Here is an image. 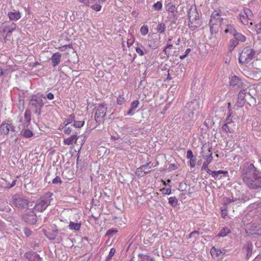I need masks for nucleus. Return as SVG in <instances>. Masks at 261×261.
Masks as SVG:
<instances>
[{
	"mask_svg": "<svg viewBox=\"0 0 261 261\" xmlns=\"http://www.w3.org/2000/svg\"><path fill=\"white\" fill-rule=\"evenodd\" d=\"M199 234H200V233L198 231L195 230L190 233L189 237L190 238H191L194 237V235L197 234V236H198V235H199Z\"/></svg>",
	"mask_w": 261,
	"mask_h": 261,
	"instance_id": "338daca9",
	"label": "nucleus"
},
{
	"mask_svg": "<svg viewBox=\"0 0 261 261\" xmlns=\"http://www.w3.org/2000/svg\"><path fill=\"white\" fill-rule=\"evenodd\" d=\"M241 176L244 182L250 189H261V172L253 164L246 162L241 168Z\"/></svg>",
	"mask_w": 261,
	"mask_h": 261,
	"instance_id": "f257e3e1",
	"label": "nucleus"
},
{
	"mask_svg": "<svg viewBox=\"0 0 261 261\" xmlns=\"http://www.w3.org/2000/svg\"><path fill=\"white\" fill-rule=\"evenodd\" d=\"M73 121H74V114H71L69 116L68 118L65 119L64 121L60 124L59 129H63L64 127H67L68 124L73 122Z\"/></svg>",
	"mask_w": 261,
	"mask_h": 261,
	"instance_id": "6ab92c4d",
	"label": "nucleus"
},
{
	"mask_svg": "<svg viewBox=\"0 0 261 261\" xmlns=\"http://www.w3.org/2000/svg\"><path fill=\"white\" fill-rule=\"evenodd\" d=\"M252 72L253 78L260 79L261 78V66L258 68V71L254 70Z\"/></svg>",
	"mask_w": 261,
	"mask_h": 261,
	"instance_id": "58836bf2",
	"label": "nucleus"
},
{
	"mask_svg": "<svg viewBox=\"0 0 261 261\" xmlns=\"http://www.w3.org/2000/svg\"><path fill=\"white\" fill-rule=\"evenodd\" d=\"M242 80L236 75H233L231 78L229 82V86L232 88H240L243 86Z\"/></svg>",
	"mask_w": 261,
	"mask_h": 261,
	"instance_id": "f8f14e48",
	"label": "nucleus"
},
{
	"mask_svg": "<svg viewBox=\"0 0 261 261\" xmlns=\"http://www.w3.org/2000/svg\"><path fill=\"white\" fill-rule=\"evenodd\" d=\"M212 148H209L207 149L208 152L210 153L208 155H203V147H202V157L205 160V161L203 163V164L202 165V167L201 168V169L206 168V167H208V165L212 162L213 157L212 156V152L211 151Z\"/></svg>",
	"mask_w": 261,
	"mask_h": 261,
	"instance_id": "2eb2a0df",
	"label": "nucleus"
},
{
	"mask_svg": "<svg viewBox=\"0 0 261 261\" xmlns=\"http://www.w3.org/2000/svg\"><path fill=\"white\" fill-rule=\"evenodd\" d=\"M138 257L140 259L139 261H148L150 259V256L147 254H139Z\"/></svg>",
	"mask_w": 261,
	"mask_h": 261,
	"instance_id": "79ce46f5",
	"label": "nucleus"
},
{
	"mask_svg": "<svg viewBox=\"0 0 261 261\" xmlns=\"http://www.w3.org/2000/svg\"><path fill=\"white\" fill-rule=\"evenodd\" d=\"M219 16V13L217 11L213 12L211 15V19L210 20L209 24L210 25V30L212 32L213 25L216 23V21L219 19V18H216Z\"/></svg>",
	"mask_w": 261,
	"mask_h": 261,
	"instance_id": "aec40b11",
	"label": "nucleus"
},
{
	"mask_svg": "<svg viewBox=\"0 0 261 261\" xmlns=\"http://www.w3.org/2000/svg\"><path fill=\"white\" fill-rule=\"evenodd\" d=\"M166 29V25L164 23H159L156 28V31L160 33H164Z\"/></svg>",
	"mask_w": 261,
	"mask_h": 261,
	"instance_id": "e433bc0d",
	"label": "nucleus"
},
{
	"mask_svg": "<svg viewBox=\"0 0 261 261\" xmlns=\"http://www.w3.org/2000/svg\"><path fill=\"white\" fill-rule=\"evenodd\" d=\"M255 28H256V29L257 30V33H261V16H260V22L258 23L255 24Z\"/></svg>",
	"mask_w": 261,
	"mask_h": 261,
	"instance_id": "e2e57ef3",
	"label": "nucleus"
},
{
	"mask_svg": "<svg viewBox=\"0 0 261 261\" xmlns=\"http://www.w3.org/2000/svg\"><path fill=\"white\" fill-rule=\"evenodd\" d=\"M252 66H253L254 70L258 71V68L261 66V61L256 60L252 62Z\"/></svg>",
	"mask_w": 261,
	"mask_h": 261,
	"instance_id": "ea45409f",
	"label": "nucleus"
},
{
	"mask_svg": "<svg viewBox=\"0 0 261 261\" xmlns=\"http://www.w3.org/2000/svg\"><path fill=\"white\" fill-rule=\"evenodd\" d=\"M34 135V133L32 130L29 129H24L23 132L22 134V136L26 138H29L32 137Z\"/></svg>",
	"mask_w": 261,
	"mask_h": 261,
	"instance_id": "f704fd0d",
	"label": "nucleus"
},
{
	"mask_svg": "<svg viewBox=\"0 0 261 261\" xmlns=\"http://www.w3.org/2000/svg\"><path fill=\"white\" fill-rule=\"evenodd\" d=\"M16 24L11 21H6L3 22L0 27V32L3 33H7L6 38L11 35L16 28Z\"/></svg>",
	"mask_w": 261,
	"mask_h": 261,
	"instance_id": "6e6552de",
	"label": "nucleus"
},
{
	"mask_svg": "<svg viewBox=\"0 0 261 261\" xmlns=\"http://www.w3.org/2000/svg\"><path fill=\"white\" fill-rule=\"evenodd\" d=\"M179 165L178 164H171L169 166L168 169L170 170H174L179 167Z\"/></svg>",
	"mask_w": 261,
	"mask_h": 261,
	"instance_id": "6e6d98bb",
	"label": "nucleus"
},
{
	"mask_svg": "<svg viewBox=\"0 0 261 261\" xmlns=\"http://www.w3.org/2000/svg\"><path fill=\"white\" fill-rule=\"evenodd\" d=\"M136 51L140 56H143L145 53H147L146 50L145 49V51H144L143 49L139 47H137L136 48Z\"/></svg>",
	"mask_w": 261,
	"mask_h": 261,
	"instance_id": "3c124183",
	"label": "nucleus"
},
{
	"mask_svg": "<svg viewBox=\"0 0 261 261\" xmlns=\"http://www.w3.org/2000/svg\"><path fill=\"white\" fill-rule=\"evenodd\" d=\"M11 210V209L7 201L0 200V211L9 212Z\"/></svg>",
	"mask_w": 261,
	"mask_h": 261,
	"instance_id": "5701e85b",
	"label": "nucleus"
},
{
	"mask_svg": "<svg viewBox=\"0 0 261 261\" xmlns=\"http://www.w3.org/2000/svg\"><path fill=\"white\" fill-rule=\"evenodd\" d=\"M199 109V102L196 100H193L188 102L184 109L185 113L190 118H193L195 112H197Z\"/></svg>",
	"mask_w": 261,
	"mask_h": 261,
	"instance_id": "0eeeda50",
	"label": "nucleus"
},
{
	"mask_svg": "<svg viewBox=\"0 0 261 261\" xmlns=\"http://www.w3.org/2000/svg\"><path fill=\"white\" fill-rule=\"evenodd\" d=\"M115 252H116V250L115 248H112L111 249L109 254L108 256H107V260L108 261H110V260L111 259L112 257L113 256V255L115 253Z\"/></svg>",
	"mask_w": 261,
	"mask_h": 261,
	"instance_id": "09e8293b",
	"label": "nucleus"
},
{
	"mask_svg": "<svg viewBox=\"0 0 261 261\" xmlns=\"http://www.w3.org/2000/svg\"><path fill=\"white\" fill-rule=\"evenodd\" d=\"M118 232V230L116 228H112L107 230L105 237L108 238H112L114 234Z\"/></svg>",
	"mask_w": 261,
	"mask_h": 261,
	"instance_id": "72a5a7b5",
	"label": "nucleus"
},
{
	"mask_svg": "<svg viewBox=\"0 0 261 261\" xmlns=\"http://www.w3.org/2000/svg\"><path fill=\"white\" fill-rule=\"evenodd\" d=\"M32 108H34V113L37 115L41 114V109L44 105L43 96L38 95H33L31 96L29 102Z\"/></svg>",
	"mask_w": 261,
	"mask_h": 261,
	"instance_id": "20e7f679",
	"label": "nucleus"
},
{
	"mask_svg": "<svg viewBox=\"0 0 261 261\" xmlns=\"http://www.w3.org/2000/svg\"><path fill=\"white\" fill-rule=\"evenodd\" d=\"M153 9L156 11L161 10L162 8V3L161 2H158L153 5Z\"/></svg>",
	"mask_w": 261,
	"mask_h": 261,
	"instance_id": "37998d69",
	"label": "nucleus"
},
{
	"mask_svg": "<svg viewBox=\"0 0 261 261\" xmlns=\"http://www.w3.org/2000/svg\"><path fill=\"white\" fill-rule=\"evenodd\" d=\"M166 9L168 11L170 12L171 13V15L173 17L171 22L173 23H175L176 19H177V16L176 15L177 13V11L175 6L172 4L171 3H169L166 5Z\"/></svg>",
	"mask_w": 261,
	"mask_h": 261,
	"instance_id": "ddd939ff",
	"label": "nucleus"
},
{
	"mask_svg": "<svg viewBox=\"0 0 261 261\" xmlns=\"http://www.w3.org/2000/svg\"><path fill=\"white\" fill-rule=\"evenodd\" d=\"M81 223H74L73 222H70L68 225V227L70 230H74L75 231L80 230L81 229Z\"/></svg>",
	"mask_w": 261,
	"mask_h": 261,
	"instance_id": "bb28decb",
	"label": "nucleus"
},
{
	"mask_svg": "<svg viewBox=\"0 0 261 261\" xmlns=\"http://www.w3.org/2000/svg\"><path fill=\"white\" fill-rule=\"evenodd\" d=\"M226 27V28L224 30V32L226 34L229 33L233 36L237 32L233 24H227Z\"/></svg>",
	"mask_w": 261,
	"mask_h": 261,
	"instance_id": "b1692460",
	"label": "nucleus"
},
{
	"mask_svg": "<svg viewBox=\"0 0 261 261\" xmlns=\"http://www.w3.org/2000/svg\"><path fill=\"white\" fill-rule=\"evenodd\" d=\"M72 48V44H69L68 45H65L62 46L61 47H60V49L61 51H64L66 49H67V48Z\"/></svg>",
	"mask_w": 261,
	"mask_h": 261,
	"instance_id": "13d9d810",
	"label": "nucleus"
},
{
	"mask_svg": "<svg viewBox=\"0 0 261 261\" xmlns=\"http://www.w3.org/2000/svg\"><path fill=\"white\" fill-rule=\"evenodd\" d=\"M73 126L76 128H81L85 124L84 121H77L74 119Z\"/></svg>",
	"mask_w": 261,
	"mask_h": 261,
	"instance_id": "a19ab883",
	"label": "nucleus"
},
{
	"mask_svg": "<svg viewBox=\"0 0 261 261\" xmlns=\"http://www.w3.org/2000/svg\"><path fill=\"white\" fill-rule=\"evenodd\" d=\"M239 42L238 41V40L235 39V37H233V38L231 39L230 41L229 45V50L231 51L232 50L235 48V47L238 45Z\"/></svg>",
	"mask_w": 261,
	"mask_h": 261,
	"instance_id": "473e14b6",
	"label": "nucleus"
},
{
	"mask_svg": "<svg viewBox=\"0 0 261 261\" xmlns=\"http://www.w3.org/2000/svg\"><path fill=\"white\" fill-rule=\"evenodd\" d=\"M46 98L52 100L54 98V95L52 93H48L46 96L43 97V98L45 99Z\"/></svg>",
	"mask_w": 261,
	"mask_h": 261,
	"instance_id": "0e129e2a",
	"label": "nucleus"
},
{
	"mask_svg": "<svg viewBox=\"0 0 261 261\" xmlns=\"http://www.w3.org/2000/svg\"><path fill=\"white\" fill-rule=\"evenodd\" d=\"M140 103V102L139 101L136 100H134L130 104V107L131 108H132L133 109H135L136 108H137L138 106H139V105Z\"/></svg>",
	"mask_w": 261,
	"mask_h": 261,
	"instance_id": "864d4df0",
	"label": "nucleus"
},
{
	"mask_svg": "<svg viewBox=\"0 0 261 261\" xmlns=\"http://www.w3.org/2000/svg\"><path fill=\"white\" fill-rule=\"evenodd\" d=\"M63 129L64 133L67 135L70 134L72 132V127L70 126L64 127Z\"/></svg>",
	"mask_w": 261,
	"mask_h": 261,
	"instance_id": "5fc2aeb1",
	"label": "nucleus"
},
{
	"mask_svg": "<svg viewBox=\"0 0 261 261\" xmlns=\"http://www.w3.org/2000/svg\"><path fill=\"white\" fill-rule=\"evenodd\" d=\"M193 154L192 151L190 149L188 150L187 152V158L191 159H193Z\"/></svg>",
	"mask_w": 261,
	"mask_h": 261,
	"instance_id": "680f3d73",
	"label": "nucleus"
},
{
	"mask_svg": "<svg viewBox=\"0 0 261 261\" xmlns=\"http://www.w3.org/2000/svg\"><path fill=\"white\" fill-rule=\"evenodd\" d=\"M254 230L255 231V233L261 236V223L255 226Z\"/></svg>",
	"mask_w": 261,
	"mask_h": 261,
	"instance_id": "c03bdc74",
	"label": "nucleus"
},
{
	"mask_svg": "<svg viewBox=\"0 0 261 261\" xmlns=\"http://www.w3.org/2000/svg\"><path fill=\"white\" fill-rule=\"evenodd\" d=\"M24 256L29 261H41L42 259L41 257H40V255L37 253V252L33 251L25 252Z\"/></svg>",
	"mask_w": 261,
	"mask_h": 261,
	"instance_id": "dca6fc26",
	"label": "nucleus"
},
{
	"mask_svg": "<svg viewBox=\"0 0 261 261\" xmlns=\"http://www.w3.org/2000/svg\"><path fill=\"white\" fill-rule=\"evenodd\" d=\"M233 37H235V39L238 40L239 42H245L246 41V37L242 35V34L236 32L235 34L233 35Z\"/></svg>",
	"mask_w": 261,
	"mask_h": 261,
	"instance_id": "7c9ffc66",
	"label": "nucleus"
},
{
	"mask_svg": "<svg viewBox=\"0 0 261 261\" xmlns=\"http://www.w3.org/2000/svg\"><path fill=\"white\" fill-rule=\"evenodd\" d=\"M124 101V98L121 96H119L118 98H117V103L118 105H121L123 103Z\"/></svg>",
	"mask_w": 261,
	"mask_h": 261,
	"instance_id": "052dcab7",
	"label": "nucleus"
},
{
	"mask_svg": "<svg viewBox=\"0 0 261 261\" xmlns=\"http://www.w3.org/2000/svg\"><path fill=\"white\" fill-rule=\"evenodd\" d=\"M52 182L54 184H61L62 181L60 176H57L55 178L53 179Z\"/></svg>",
	"mask_w": 261,
	"mask_h": 261,
	"instance_id": "4d7b16f0",
	"label": "nucleus"
},
{
	"mask_svg": "<svg viewBox=\"0 0 261 261\" xmlns=\"http://www.w3.org/2000/svg\"><path fill=\"white\" fill-rule=\"evenodd\" d=\"M230 232V229L227 227H225L219 231L217 234V236L219 237H224Z\"/></svg>",
	"mask_w": 261,
	"mask_h": 261,
	"instance_id": "c756f323",
	"label": "nucleus"
},
{
	"mask_svg": "<svg viewBox=\"0 0 261 261\" xmlns=\"http://www.w3.org/2000/svg\"><path fill=\"white\" fill-rule=\"evenodd\" d=\"M12 205L19 210L27 208L29 205V200L22 195L16 194L12 198Z\"/></svg>",
	"mask_w": 261,
	"mask_h": 261,
	"instance_id": "423d86ee",
	"label": "nucleus"
},
{
	"mask_svg": "<svg viewBox=\"0 0 261 261\" xmlns=\"http://www.w3.org/2000/svg\"><path fill=\"white\" fill-rule=\"evenodd\" d=\"M151 167H147V165H143L140 167L137 168L136 174L139 177L144 176L145 174H148L150 172V170H148Z\"/></svg>",
	"mask_w": 261,
	"mask_h": 261,
	"instance_id": "4468645a",
	"label": "nucleus"
},
{
	"mask_svg": "<svg viewBox=\"0 0 261 261\" xmlns=\"http://www.w3.org/2000/svg\"><path fill=\"white\" fill-rule=\"evenodd\" d=\"M61 54L59 53H56L53 54L50 58V60L52 61L53 67H56L60 63L61 60Z\"/></svg>",
	"mask_w": 261,
	"mask_h": 261,
	"instance_id": "a211bd4d",
	"label": "nucleus"
},
{
	"mask_svg": "<svg viewBox=\"0 0 261 261\" xmlns=\"http://www.w3.org/2000/svg\"><path fill=\"white\" fill-rule=\"evenodd\" d=\"M233 201H234V200H233V199H230L229 198H224L223 199V203L225 205H228Z\"/></svg>",
	"mask_w": 261,
	"mask_h": 261,
	"instance_id": "603ef678",
	"label": "nucleus"
},
{
	"mask_svg": "<svg viewBox=\"0 0 261 261\" xmlns=\"http://www.w3.org/2000/svg\"><path fill=\"white\" fill-rule=\"evenodd\" d=\"M33 210L22 216L23 220L30 224H35L37 221V216Z\"/></svg>",
	"mask_w": 261,
	"mask_h": 261,
	"instance_id": "9d476101",
	"label": "nucleus"
},
{
	"mask_svg": "<svg viewBox=\"0 0 261 261\" xmlns=\"http://www.w3.org/2000/svg\"><path fill=\"white\" fill-rule=\"evenodd\" d=\"M10 125L9 123L3 122L0 126V133L2 135H7L9 132Z\"/></svg>",
	"mask_w": 261,
	"mask_h": 261,
	"instance_id": "4be33fe9",
	"label": "nucleus"
},
{
	"mask_svg": "<svg viewBox=\"0 0 261 261\" xmlns=\"http://www.w3.org/2000/svg\"><path fill=\"white\" fill-rule=\"evenodd\" d=\"M196 164V159H191L190 160V165L191 168H194Z\"/></svg>",
	"mask_w": 261,
	"mask_h": 261,
	"instance_id": "69168bd1",
	"label": "nucleus"
},
{
	"mask_svg": "<svg viewBox=\"0 0 261 261\" xmlns=\"http://www.w3.org/2000/svg\"><path fill=\"white\" fill-rule=\"evenodd\" d=\"M169 203L172 207H176L178 204V199L175 197H171L169 198Z\"/></svg>",
	"mask_w": 261,
	"mask_h": 261,
	"instance_id": "c9c22d12",
	"label": "nucleus"
},
{
	"mask_svg": "<svg viewBox=\"0 0 261 261\" xmlns=\"http://www.w3.org/2000/svg\"><path fill=\"white\" fill-rule=\"evenodd\" d=\"M24 123L27 124V127L30 124L31 120V112L30 110L27 109L25 111L24 114Z\"/></svg>",
	"mask_w": 261,
	"mask_h": 261,
	"instance_id": "a878e982",
	"label": "nucleus"
},
{
	"mask_svg": "<svg viewBox=\"0 0 261 261\" xmlns=\"http://www.w3.org/2000/svg\"><path fill=\"white\" fill-rule=\"evenodd\" d=\"M252 248L253 245L251 242H247V243L244 246V248L246 250L247 252L246 257L248 258L249 257V256H251L252 254Z\"/></svg>",
	"mask_w": 261,
	"mask_h": 261,
	"instance_id": "393cba45",
	"label": "nucleus"
},
{
	"mask_svg": "<svg viewBox=\"0 0 261 261\" xmlns=\"http://www.w3.org/2000/svg\"><path fill=\"white\" fill-rule=\"evenodd\" d=\"M161 191L162 192V193L164 194H166V195H170L171 193V186H169V187L168 188H163V189H162L161 190Z\"/></svg>",
	"mask_w": 261,
	"mask_h": 261,
	"instance_id": "49530a36",
	"label": "nucleus"
},
{
	"mask_svg": "<svg viewBox=\"0 0 261 261\" xmlns=\"http://www.w3.org/2000/svg\"><path fill=\"white\" fill-rule=\"evenodd\" d=\"M18 178H19V176H16L15 179L13 180L12 183H11V185H8V189H10V188L13 187L16 184L17 179Z\"/></svg>",
	"mask_w": 261,
	"mask_h": 261,
	"instance_id": "bf43d9fd",
	"label": "nucleus"
},
{
	"mask_svg": "<svg viewBox=\"0 0 261 261\" xmlns=\"http://www.w3.org/2000/svg\"><path fill=\"white\" fill-rule=\"evenodd\" d=\"M250 199V196L246 194H243L240 197V200H241V201H242L243 202L248 201Z\"/></svg>",
	"mask_w": 261,
	"mask_h": 261,
	"instance_id": "8fccbe9b",
	"label": "nucleus"
},
{
	"mask_svg": "<svg viewBox=\"0 0 261 261\" xmlns=\"http://www.w3.org/2000/svg\"><path fill=\"white\" fill-rule=\"evenodd\" d=\"M8 16L11 20L16 21L21 17V14L19 11L9 12Z\"/></svg>",
	"mask_w": 261,
	"mask_h": 261,
	"instance_id": "412c9836",
	"label": "nucleus"
},
{
	"mask_svg": "<svg viewBox=\"0 0 261 261\" xmlns=\"http://www.w3.org/2000/svg\"><path fill=\"white\" fill-rule=\"evenodd\" d=\"M223 174L224 176H226L228 174V171L223 170L214 171L212 176L215 179H220L221 177H219L220 174Z\"/></svg>",
	"mask_w": 261,
	"mask_h": 261,
	"instance_id": "cd10ccee",
	"label": "nucleus"
},
{
	"mask_svg": "<svg viewBox=\"0 0 261 261\" xmlns=\"http://www.w3.org/2000/svg\"><path fill=\"white\" fill-rule=\"evenodd\" d=\"M148 32V28L147 25H143L140 29V33L143 36L146 35Z\"/></svg>",
	"mask_w": 261,
	"mask_h": 261,
	"instance_id": "a18cd8bd",
	"label": "nucleus"
},
{
	"mask_svg": "<svg viewBox=\"0 0 261 261\" xmlns=\"http://www.w3.org/2000/svg\"><path fill=\"white\" fill-rule=\"evenodd\" d=\"M231 116L232 113H230L228 115L226 119V123L223 124L222 126V130L226 133H232L234 132V129L232 128V126L234 125V122L229 119Z\"/></svg>",
	"mask_w": 261,
	"mask_h": 261,
	"instance_id": "9b49d317",
	"label": "nucleus"
},
{
	"mask_svg": "<svg viewBox=\"0 0 261 261\" xmlns=\"http://www.w3.org/2000/svg\"><path fill=\"white\" fill-rule=\"evenodd\" d=\"M238 17L239 18L241 22L244 25H247L249 23V18L245 17V15L243 14H239Z\"/></svg>",
	"mask_w": 261,
	"mask_h": 261,
	"instance_id": "2f4dec72",
	"label": "nucleus"
},
{
	"mask_svg": "<svg viewBox=\"0 0 261 261\" xmlns=\"http://www.w3.org/2000/svg\"><path fill=\"white\" fill-rule=\"evenodd\" d=\"M255 51L249 46L244 47L240 54L239 62L242 64H247L255 57Z\"/></svg>",
	"mask_w": 261,
	"mask_h": 261,
	"instance_id": "39448f33",
	"label": "nucleus"
},
{
	"mask_svg": "<svg viewBox=\"0 0 261 261\" xmlns=\"http://www.w3.org/2000/svg\"><path fill=\"white\" fill-rule=\"evenodd\" d=\"M188 16L189 19L188 26L191 31L195 30L201 25L199 14L195 5L191 6L188 13Z\"/></svg>",
	"mask_w": 261,
	"mask_h": 261,
	"instance_id": "7ed1b4c3",
	"label": "nucleus"
},
{
	"mask_svg": "<svg viewBox=\"0 0 261 261\" xmlns=\"http://www.w3.org/2000/svg\"><path fill=\"white\" fill-rule=\"evenodd\" d=\"M247 93V92L246 89L241 90L239 92V95H238V101L237 102V105L238 107H242L244 105V104L246 102V100L245 99V96Z\"/></svg>",
	"mask_w": 261,
	"mask_h": 261,
	"instance_id": "f3484780",
	"label": "nucleus"
},
{
	"mask_svg": "<svg viewBox=\"0 0 261 261\" xmlns=\"http://www.w3.org/2000/svg\"><path fill=\"white\" fill-rule=\"evenodd\" d=\"M107 111V108L105 107L103 103H101L98 106L94 116L95 120L97 123L99 124L103 121Z\"/></svg>",
	"mask_w": 261,
	"mask_h": 261,
	"instance_id": "1a4fd4ad",
	"label": "nucleus"
},
{
	"mask_svg": "<svg viewBox=\"0 0 261 261\" xmlns=\"http://www.w3.org/2000/svg\"><path fill=\"white\" fill-rule=\"evenodd\" d=\"M77 136L76 134L72 135L70 137L64 139V143L66 145H70L72 144L74 140L76 141Z\"/></svg>",
	"mask_w": 261,
	"mask_h": 261,
	"instance_id": "c85d7f7f",
	"label": "nucleus"
},
{
	"mask_svg": "<svg viewBox=\"0 0 261 261\" xmlns=\"http://www.w3.org/2000/svg\"><path fill=\"white\" fill-rule=\"evenodd\" d=\"M46 237L49 240H54L56 239L57 236L56 234L51 233L49 236H46Z\"/></svg>",
	"mask_w": 261,
	"mask_h": 261,
	"instance_id": "774afa93",
	"label": "nucleus"
},
{
	"mask_svg": "<svg viewBox=\"0 0 261 261\" xmlns=\"http://www.w3.org/2000/svg\"><path fill=\"white\" fill-rule=\"evenodd\" d=\"M53 193L48 192L39 198L33 207L34 211L43 212L50 205L53 198Z\"/></svg>",
	"mask_w": 261,
	"mask_h": 261,
	"instance_id": "f03ea898",
	"label": "nucleus"
},
{
	"mask_svg": "<svg viewBox=\"0 0 261 261\" xmlns=\"http://www.w3.org/2000/svg\"><path fill=\"white\" fill-rule=\"evenodd\" d=\"M91 8L96 11H99L101 10V7L99 3H95V4L91 6Z\"/></svg>",
	"mask_w": 261,
	"mask_h": 261,
	"instance_id": "de8ad7c7",
	"label": "nucleus"
},
{
	"mask_svg": "<svg viewBox=\"0 0 261 261\" xmlns=\"http://www.w3.org/2000/svg\"><path fill=\"white\" fill-rule=\"evenodd\" d=\"M244 15H245V17H247L249 18L250 20H251L253 17V13L252 11L248 8L244 9Z\"/></svg>",
	"mask_w": 261,
	"mask_h": 261,
	"instance_id": "4c0bfd02",
	"label": "nucleus"
}]
</instances>
